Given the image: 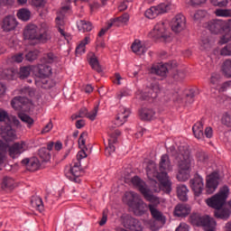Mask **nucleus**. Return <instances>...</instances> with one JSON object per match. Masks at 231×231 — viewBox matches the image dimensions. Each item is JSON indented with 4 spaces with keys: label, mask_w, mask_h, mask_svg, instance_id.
<instances>
[{
    "label": "nucleus",
    "mask_w": 231,
    "mask_h": 231,
    "mask_svg": "<svg viewBox=\"0 0 231 231\" xmlns=\"http://www.w3.org/2000/svg\"><path fill=\"white\" fill-rule=\"evenodd\" d=\"M168 151L171 152L173 162L177 165L178 181H187L190 178V171L194 167V158L190 155L189 145L180 144L176 151L174 146H171Z\"/></svg>",
    "instance_id": "f257e3e1"
},
{
    "label": "nucleus",
    "mask_w": 231,
    "mask_h": 231,
    "mask_svg": "<svg viewBox=\"0 0 231 231\" xmlns=\"http://www.w3.org/2000/svg\"><path fill=\"white\" fill-rule=\"evenodd\" d=\"M23 39L25 41H37L42 44H46L51 41V31L50 25L43 23L40 25L29 24L23 30Z\"/></svg>",
    "instance_id": "f03ea898"
},
{
    "label": "nucleus",
    "mask_w": 231,
    "mask_h": 231,
    "mask_svg": "<svg viewBox=\"0 0 231 231\" xmlns=\"http://www.w3.org/2000/svg\"><path fill=\"white\" fill-rule=\"evenodd\" d=\"M146 174L149 180H154V178H156L160 181L161 187L164 192H171L172 183L171 182V180H169V174H166L165 172H158L154 162H148Z\"/></svg>",
    "instance_id": "7ed1b4c3"
},
{
    "label": "nucleus",
    "mask_w": 231,
    "mask_h": 231,
    "mask_svg": "<svg viewBox=\"0 0 231 231\" xmlns=\"http://www.w3.org/2000/svg\"><path fill=\"white\" fill-rule=\"evenodd\" d=\"M123 201L133 208L136 216H142V214L145 213V207H147V204H145L140 198V195L134 191H126L123 198Z\"/></svg>",
    "instance_id": "20e7f679"
},
{
    "label": "nucleus",
    "mask_w": 231,
    "mask_h": 231,
    "mask_svg": "<svg viewBox=\"0 0 231 231\" xmlns=\"http://www.w3.org/2000/svg\"><path fill=\"white\" fill-rule=\"evenodd\" d=\"M228 194H230V189H228L226 186H224L213 197L207 199L206 203L208 207H211V208L219 210V208H223V205L226 203Z\"/></svg>",
    "instance_id": "39448f33"
},
{
    "label": "nucleus",
    "mask_w": 231,
    "mask_h": 231,
    "mask_svg": "<svg viewBox=\"0 0 231 231\" xmlns=\"http://www.w3.org/2000/svg\"><path fill=\"white\" fill-rule=\"evenodd\" d=\"M149 37H152V39H161V41H164V42H169V41H171L169 23L163 21L157 23L149 32Z\"/></svg>",
    "instance_id": "423d86ee"
},
{
    "label": "nucleus",
    "mask_w": 231,
    "mask_h": 231,
    "mask_svg": "<svg viewBox=\"0 0 231 231\" xmlns=\"http://www.w3.org/2000/svg\"><path fill=\"white\" fill-rule=\"evenodd\" d=\"M190 223L195 226H203L205 231H214L216 228V220L208 216L201 217L199 214L190 216Z\"/></svg>",
    "instance_id": "0eeeda50"
},
{
    "label": "nucleus",
    "mask_w": 231,
    "mask_h": 231,
    "mask_svg": "<svg viewBox=\"0 0 231 231\" xmlns=\"http://www.w3.org/2000/svg\"><path fill=\"white\" fill-rule=\"evenodd\" d=\"M122 134V132L120 130H114L112 132H108V145L106 147L105 153L106 156H111L115 151H116V146H115L116 143L118 142V136Z\"/></svg>",
    "instance_id": "6e6552de"
},
{
    "label": "nucleus",
    "mask_w": 231,
    "mask_h": 231,
    "mask_svg": "<svg viewBox=\"0 0 231 231\" xmlns=\"http://www.w3.org/2000/svg\"><path fill=\"white\" fill-rule=\"evenodd\" d=\"M158 93H160V85L153 84L152 88H146L145 91L137 94V97L143 100H153L158 97Z\"/></svg>",
    "instance_id": "1a4fd4ad"
},
{
    "label": "nucleus",
    "mask_w": 231,
    "mask_h": 231,
    "mask_svg": "<svg viewBox=\"0 0 231 231\" xmlns=\"http://www.w3.org/2000/svg\"><path fill=\"white\" fill-rule=\"evenodd\" d=\"M219 186V175L217 173H211L206 179V194H214Z\"/></svg>",
    "instance_id": "9d476101"
},
{
    "label": "nucleus",
    "mask_w": 231,
    "mask_h": 231,
    "mask_svg": "<svg viewBox=\"0 0 231 231\" xmlns=\"http://www.w3.org/2000/svg\"><path fill=\"white\" fill-rule=\"evenodd\" d=\"M205 26L211 33H215L216 35L225 32L224 20L222 19L211 20L208 22Z\"/></svg>",
    "instance_id": "9b49d317"
},
{
    "label": "nucleus",
    "mask_w": 231,
    "mask_h": 231,
    "mask_svg": "<svg viewBox=\"0 0 231 231\" xmlns=\"http://www.w3.org/2000/svg\"><path fill=\"white\" fill-rule=\"evenodd\" d=\"M186 26L187 20L185 18V15L183 14H177L171 22V30L175 33H180V32H183Z\"/></svg>",
    "instance_id": "f8f14e48"
},
{
    "label": "nucleus",
    "mask_w": 231,
    "mask_h": 231,
    "mask_svg": "<svg viewBox=\"0 0 231 231\" xmlns=\"http://www.w3.org/2000/svg\"><path fill=\"white\" fill-rule=\"evenodd\" d=\"M0 136L5 142H14L17 140V134L10 125H6L0 127Z\"/></svg>",
    "instance_id": "ddd939ff"
},
{
    "label": "nucleus",
    "mask_w": 231,
    "mask_h": 231,
    "mask_svg": "<svg viewBox=\"0 0 231 231\" xmlns=\"http://www.w3.org/2000/svg\"><path fill=\"white\" fill-rule=\"evenodd\" d=\"M26 151V143L21 141L9 146L8 152L11 158H19Z\"/></svg>",
    "instance_id": "4468645a"
},
{
    "label": "nucleus",
    "mask_w": 231,
    "mask_h": 231,
    "mask_svg": "<svg viewBox=\"0 0 231 231\" xmlns=\"http://www.w3.org/2000/svg\"><path fill=\"white\" fill-rule=\"evenodd\" d=\"M190 188L192 189L195 196H199L203 192L205 184L203 183V177L199 174L195 175L193 179L189 180Z\"/></svg>",
    "instance_id": "2eb2a0df"
},
{
    "label": "nucleus",
    "mask_w": 231,
    "mask_h": 231,
    "mask_svg": "<svg viewBox=\"0 0 231 231\" xmlns=\"http://www.w3.org/2000/svg\"><path fill=\"white\" fill-rule=\"evenodd\" d=\"M19 23L14 15H7L2 21V30L4 32H14Z\"/></svg>",
    "instance_id": "dca6fc26"
},
{
    "label": "nucleus",
    "mask_w": 231,
    "mask_h": 231,
    "mask_svg": "<svg viewBox=\"0 0 231 231\" xmlns=\"http://www.w3.org/2000/svg\"><path fill=\"white\" fill-rule=\"evenodd\" d=\"M88 139V132H83L79 139V145L81 148L77 154V162H80V160H84V158H88V153H86V140Z\"/></svg>",
    "instance_id": "f3484780"
},
{
    "label": "nucleus",
    "mask_w": 231,
    "mask_h": 231,
    "mask_svg": "<svg viewBox=\"0 0 231 231\" xmlns=\"http://www.w3.org/2000/svg\"><path fill=\"white\" fill-rule=\"evenodd\" d=\"M130 115L131 111H129V109L121 106L115 120V125H116V127L124 125V124L127 122V118H129Z\"/></svg>",
    "instance_id": "a211bd4d"
},
{
    "label": "nucleus",
    "mask_w": 231,
    "mask_h": 231,
    "mask_svg": "<svg viewBox=\"0 0 231 231\" xmlns=\"http://www.w3.org/2000/svg\"><path fill=\"white\" fill-rule=\"evenodd\" d=\"M148 208L150 210V214L152 217L158 221L159 223H162V225H165L167 222V218L163 216V213L158 209L154 205L150 204L148 205Z\"/></svg>",
    "instance_id": "6ab92c4d"
},
{
    "label": "nucleus",
    "mask_w": 231,
    "mask_h": 231,
    "mask_svg": "<svg viewBox=\"0 0 231 231\" xmlns=\"http://www.w3.org/2000/svg\"><path fill=\"white\" fill-rule=\"evenodd\" d=\"M159 169L161 172H168L172 171V163L171 162V158L167 154H162L161 157V161L159 162Z\"/></svg>",
    "instance_id": "aec40b11"
},
{
    "label": "nucleus",
    "mask_w": 231,
    "mask_h": 231,
    "mask_svg": "<svg viewBox=\"0 0 231 231\" xmlns=\"http://www.w3.org/2000/svg\"><path fill=\"white\" fill-rule=\"evenodd\" d=\"M37 73L39 79H50L51 77L52 69L51 66L46 64V63H42L38 64L37 66Z\"/></svg>",
    "instance_id": "412c9836"
},
{
    "label": "nucleus",
    "mask_w": 231,
    "mask_h": 231,
    "mask_svg": "<svg viewBox=\"0 0 231 231\" xmlns=\"http://www.w3.org/2000/svg\"><path fill=\"white\" fill-rule=\"evenodd\" d=\"M26 104H28V98L25 97H15L11 101V106L15 111H24Z\"/></svg>",
    "instance_id": "4be33fe9"
},
{
    "label": "nucleus",
    "mask_w": 231,
    "mask_h": 231,
    "mask_svg": "<svg viewBox=\"0 0 231 231\" xmlns=\"http://www.w3.org/2000/svg\"><path fill=\"white\" fill-rule=\"evenodd\" d=\"M190 214V207L186 204H179L174 208V216L177 217H187Z\"/></svg>",
    "instance_id": "5701e85b"
},
{
    "label": "nucleus",
    "mask_w": 231,
    "mask_h": 231,
    "mask_svg": "<svg viewBox=\"0 0 231 231\" xmlns=\"http://www.w3.org/2000/svg\"><path fill=\"white\" fill-rule=\"evenodd\" d=\"M151 71L159 77H167L169 69L167 68V64L158 63L152 67Z\"/></svg>",
    "instance_id": "b1692460"
},
{
    "label": "nucleus",
    "mask_w": 231,
    "mask_h": 231,
    "mask_svg": "<svg viewBox=\"0 0 231 231\" xmlns=\"http://www.w3.org/2000/svg\"><path fill=\"white\" fill-rule=\"evenodd\" d=\"M131 49L135 55H145L147 53V47L139 40H135L132 43Z\"/></svg>",
    "instance_id": "393cba45"
},
{
    "label": "nucleus",
    "mask_w": 231,
    "mask_h": 231,
    "mask_svg": "<svg viewBox=\"0 0 231 231\" xmlns=\"http://www.w3.org/2000/svg\"><path fill=\"white\" fill-rule=\"evenodd\" d=\"M88 62L94 71L97 73H102V67L100 66V62L98 61V58L95 55V53L90 52L88 54Z\"/></svg>",
    "instance_id": "a878e982"
},
{
    "label": "nucleus",
    "mask_w": 231,
    "mask_h": 231,
    "mask_svg": "<svg viewBox=\"0 0 231 231\" xmlns=\"http://www.w3.org/2000/svg\"><path fill=\"white\" fill-rule=\"evenodd\" d=\"M193 134L198 140L203 139L205 134L203 133V122L199 121L192 127Z\"/></svg>",
    "instance_id": "bb28decb"
},
{
    "label": "nucleus",
    "mask_w": 231,
    "mask_h": 231,
    "mask_svg": "<svg viewBox=\"0 0 231 231\" xmlns=\"http://www.w3.org/2000/svg\"><path fill=\"white\" fill-rule=\"evenodd\" d=\"M143 196L144 197L146 201H149L150 203H152L151 205H153L155 207V208H157L158 205H160V198L152 194V192L149 191V189L144 191L143 193Z\"/></svg>",
    "instance_id": "cd10ccee"
},
{
    "label": "nucleus",
    "mask_w": 231,
    "mask_h": 231,
    "mask_svg": "<svg viewBox=\"0 0 231 231\" xmlns=\"http://www.w3.org/2000/svg\"><path fill=\"white\" fill-rule=\"evenodd\" d=\"M131 182L134 187H137L142 194H143L147 190L145 182L142 180V179H140L138 176H134V178H132Z\"/></svg>",
    "instance_id": "c85d7f7f"
},
{
    "label": "nucleus",
    "mask_w": 231,
    "mask_h": 231,
    "mask_svg": "<svg viewBox=\"0 0 231 231\" xmlns=\"http://www.w3.org/2000/svg\"><path fill=\"white\" fill-rule=\"evenodd\" d=\"M78 30L79 32H91L93 30V23L88 21L79 20L77 22Z\"/></svg>",
    "instance_id": "c756f323"
},
{
    "label": "nucleus",
    "mask_w": 231,
    "mask_h": 231,
    "mask_svg": "<svg viewBox=\"0 0 231 231\" xmlns=\"http://www.w3.org/2000/svg\"><path fill=\"white\" fill-rule=\"evenodd\" d=\"M89 42H91V38L89 36H86L77 46L76 55H82L83 53H86V45L89 44Z\"/></svg>",
    "instance_id": "7c9ffc66"
},
{
    "label": "nucleus",
    "mask_w": 231,
    "mask_h": 231,
    "mask_svg": "<svg viewBox=\"0 0 231 231\" xmlns=\"http://www.w3.org/2000/svg\"><path fill=\"white\" fill-rule=\"evenodd\" d=\"M31 205L33 208H36L39 212L44 211V204L41 197H32L31 199Z\"/></svg>",
    "instance_id": "2f4dec72"
},
{
    "label": "nucleus",
    "mask_w": 231,
    "mask_h": 231,
    "mask_svg": "<svg viewBox=\"0 0 231 231\" xmlns=\"http://www.w3.org/2000/svg\"><path fill=\"white\" fill-rule=\"evenodd\" d=\"M188 192L189 189H187V186L179 185L177 187V196L180 201H187V199H189V198L187 197Z\"/></svg>",
    "instance_id": "473e14b6"
},
{
    "label": "nucleus",
    "mask_w": 231,
    "mask_h": 231,
    "mask_svg": "<svg viewBox=\"0 0 231 231\" xmlns=\"http://www.w3.org/2000/svg\"><path fill=\"white\" fill-rule=\"evenodd\" d=\"M139 115H140V117L142 120H152V118H154V115H156V113L153 112L152 109L143 108V109H141Z\"/></svg>",
    "instance_id": "72a5a7b5"
},
{
    "label": "nucleus",
    "mask_w": 231,
    "mask_h": 231,
    "mask_svg": "<svg viewBox=\"0 0 231 231\" xmlns=\"http://www.w3.org/2000/svg\"><path fill=\"white\" fill-rule=\"evenodd\" d=\"M221 71L225 77H226L227 79H231V60L230 59H227L223 62Z\"/></svg>",
    "instance_id": "f704fd0d"
},
{
    "label": "nucleus",
    "mask_w": 231,
    "mask_h": 231,
    "mask_svg": "<svg viewBox=\"0 0 231 231\" xmlns=\"http://www.w3.org/2000/svg\"><path fill=\"white\" fill-rule=\"evenodd\" d=\"M17 17L21 21H30V17H32V12H30V10H28L27 8H22L18 10Z\"/></svg>",
    "instance_id": "c9c22d12"
},
{
    "label": "nucleus",
    "mask_w": 231,
    "mask_h": 231,
    "mask_svg": "<svg viewBox=\"0 0 231 231\" xmlns=\"http://www.w3.org/2000/svg\"><path fill=\"white\" fill-rule=\"evenodd\" d=\"M41 169V162L37 158L30 159L29 164L27 165V170L31 172H35V171H39Z\"/></svg>",
    "instance_id": "e433bc0d"
},
{
    "label": "nucleus",
    "mask_w": 231,
    "mask_h": 231,
    "mask_svg": "<svg viewBox=\"0 0 231 231\" xmlns=\"http://www.w3.org/2000/svg\"><path fill=\"white\" fill-rule=\"evenodd\" d=\"M230 209L228 208H219L216 209L215 211V217H217L218 219H228L230 217Z\"/></svg>",
    "instance_id": "4c0bfd02"
},
{
    "label": "nucleus",
    "mask_w": 231,
    "mask_h": 231,
    "mask_svg": "<svg viewBox=\"0 0 231 231\" xmlns=\"http://www.w3.org/2000/svg\"><path fill=\"white\" fill-rule=\"evenodd\" d=\"M207 15H208V13H207L206 10H197L191 14V17L195 23H200V21H203Z\"/></svg>",
    "instance_id": "58836bf2"
},
{
    "label": "nucleus",
    "mask_w": 231,
    "mask_h": 231,
    "mask_svg": "<svg viewBox=\"0 0 231 231\" xmlns=\"http://www.w3.org/2000/svg\"><path fill=\"white\" fill-rule=\"evenodd\" d=\"M57 61V56L53 52H48L43 55L41 60L42 64H53V62Z\"/></svg>",
    "instance_id": "ea45409f"
},
{
    "label": "nucleus",
    "mask_w": 231,
    "mask_h": 231,
    "mask_svg": "<svg viewBox=\"0 0 231 231\" xmlns=\"http://www.w3.org/2000/svg\"><path fill=\"white\" fill-rule=\"evenodd\" d=\"M80 162L77 161L76 162L73 163V166H71L69 169V173L74 176L75 178H79L80 176Z\"/></svg>",
    "instance_id": "a19ab883"
},
{
    "label": "nucleus",
    "mask_w": 231,
    "mask_h": 231,
    "mask_svg": "<svg viewBox=\"0 0 231 231\" xmlns=\"http://www.w3.org/2000/svg\"><path fill=\"white\" fill-rule=\"evenodd\" d=\"M18 118H20V120L22 122H23L24 124L27 125V127L30 129L32 127V125H33L34 122L33 118H32L30 116L24 114V113H18Z\"/></svg>",
    "instance_id": "79ce46f5"
},
{
    "label": "nucleus",
    "mask_w": 231,
    "mask_h": 231,
    "mask_svg": "<svg viewBox=\"0 0 231 231\" xmlns=\"http://www.w3.org/2000/svg\"><path fill=\"white\" fill-rule=\"evenodd\" d=\"M144 15L147 19H156L160 14L156 6H152L144 12Z\"/></svg>",
    "instance_id": "37998d69"
},
{
    "label": "nucleus",
    "mask_w": 231,
    "mask_h": 231,
    "mask_svg": "<svg viewBox=\"0 0 231 231\" xmlns=\"http://www.w3.org/2000/svg\"><path fill=\"white\" fill-rule=\"evenodd\" d=\"M37 84L43 89H50L51 88V80L49 78H40Z\"/></svg>",
    "instance_id": "c03bdc74"
},
{
    "label": "nucleus",
    "mask_w": 231,
    "mask_h": 231,
    "mask_svg": "<svg viewBox=\"0 0 231 231\" xmlns=\"http://www.w3.org/2000/svg\"><path fill=\"white\" fill-rule=\"evenodd\" d=\"M215 15L217 17H231V9H217Z\"/></svg>",
    "instance_id": "a18cd8bd"
},
{
    "label": "nucleus",
    "mask_w": 231,
    "mask_h": 231,
    "mask_svg": "<svg viewBox=\"0 0 231 231\" xmlns=\"http://www.w3.org/2000/svg\"><path fill=\"white\" fill-rule=\"evenodd\" d=\"M14 179L10 177H5L2 182V188L3 189H14Z\"/></svg>",
    "instance_id": "49530a36"
},
{
    "label": "nucleus",
    "mask_w": 231,
    "mask_h": 231,
    "mask_svg": "<svg viewBox=\"0 0 231 231\" xmlns=\"http://www.w3.org/2000/svg\"><path fill=\"white\" fill-rule=\"evenodd\" d=\"M39 57V51H31L25 55L26 60H29V62H33V60H37Z\"/></svg>",
    "instance_id": "de8ad7c7"
},
{
    "label": "nucleus",
    "mask_w": 231,
    "mask_h": 231,
    "mask_svg": "<svg viewBox=\"0 0 231 231\" xmlns=\"http://www.w3.org/2000/svg\"><path fill=\"white\" fill-rule=\"evenodd\" d=\"M39 156L42 162H48L51 158V155H50V152L48 150H46V148H42L39 150Z\"/></svg>",
    "instance_id": "09e8293b"
},
{
    "label": "nucleus",
    "mask_w": 231,
    "mask_h": 231,
    "mask_svg": "<svg viewBox=\"0 0 231 231\" xmlns=\"http://www.w3.org/2000/svg\"><path fill=\"white\" fill-rule=\"evenodd\" d=\"M32 72L31 67H22L20 69V79H28L30 77V73Z\"/></svg>",
    "instance_id": "8fccbe9b"
},
{
    "label": "nucleus",
    "mask_w": 231,
    "mask_h": 231,
    "mask_svg": "<svg viewBox=\"0 0 231 231\" xmlns=\"http://www.w3.org/2000/svg\"><path fill=\"white\" fill-rule=\"evenodd\" d=\"M97 115H98V105H97L90 112H87V118L91 120V122H94V120L97 119Z\"/></svg>",
    "instance_id": "3c124183"
},
{
    "label": "nucleus",
    "mask_w": 231,
    "mask_h": 231,
    "mask_svg": "<svg viewBox=\"0 0 231 231\" xmlns=\"http://www.w3.org/2000/svg\"><path fill=\"white\" fill-rule=\"evenodd\" d=\"M155 8L159 15H162V14H166V12L169 10V4L161 3L158 5H155Z\"/></svg>",
    "instance_id": "603ef678"
},
{
    "label": "nucleus",
    "mask_w": 231,
    "mask_h": 231,
    "mask_svg": "<svg viewBox=\"0 0 231 231\" xmlns=\"http://www.w3.org/2000/svg\"><path fill=\"white\" fill-rule=\"evenodd\" d=\"M221 124L226 127H231V116L228 113L222 116Z\"/></svg>",
    "instance_id": "864d4df0"
},
{
    "label": "nucleus",
    "mask_w": 231,
    "mask_h": 231,
    "mask_svg": "<svg viewBox=\"0 0 231 231\" xmlns=\"http://www.w3.org/2000/svg\"><path fill=\"white\" fill-rule=\"evenodd\" d=\"M14 75H15V72L12 69H7L2 72V79L10 80L11 79H14Z\"/></svg>",
    "instance_id": "5fc2aeb1"
},
{
    "label": "nucleus",
    "mask_w": 231,
    "mask_h": 231,
    "mask_svg": "<svg viewBox=\"0 0 231 231\" xmlns=\"http://www.w3.org/2000/svg\"><path fill=\"white\" fill-rule=\"evenodd\" d=\"M219 79H221V76L217 73H213L211 74L210 77V84L212 86H216V88H217L218 84H219Z\"/></svg>",
    "instance_id": "6e6d98bb"
},
{
    "label": "nucleus",
    "mask_w": 231,
    "mask_h": 231,
    "mask_svg": "<svg viewBox=\"0 0 231 231\" xmlns=\"http://www.w3.org/2000/svg\"><path fill=\"white\" fill-rule=\"evenodd\" d=\"M220 55L223 57H231V43L221 49Z\"/></svg>",
    "instance_id": "4d7b16f0"
},
{
    "label": "nucleus",
    "mask_w": 231,
    "mask_h": 231,
    "mask_svg": "<svg viewBox=\"0 0 231 231\" xmlns=\"http://www.w3.org/2000/svg\"><path fill=\"white\" fill-rule=\"evenodd\" d=\"M135 218L133 217H126L124 220V226L125 228H133V225L134 223Z\"/></svg>",
    "instance_id": "13d9d810"
},
{
    "label": "nucleus",
    "mask_w": 231,
    "mask_h": 231,
    "mask_svg": "<svg viewBox=\"0 0 231 231\" xmlns=\"http://www.w3.org/2000/svg\"><path fill=\"white\" fill-rule=\"evenodd\" d=\"M213 6L223 8L228 5V0H210Z\"/></svg>",
    "instance_id": "bf43d9fd"
},
{
    "label": "nucleus",
    "mask_w": 231,
    "mask_h": 231,
    "mask_svg": "<svg viewBox=\"0 0 231 231\" xmlns=\"http://www.w3.org/2000/svg\"><path fill=\"white\" fill-rule=\"evenodd\" d=\"M87 118L88 116V108H81L78 115L72 116V120H77V118Z\"/></svg>",
    "instance_id": "052dcab7"
},
{
    "label": "nucleus",
    "mask_w": 231,
    "mask_h": 231,
    "mask_svg": "<svg viewBox=\"0 0 231 231\" xmlns=\"http://www.w3.org/2000/svg\"><path fill=\"white\" fill-rule=\"evenodd\" d=\"M216 89H218V91L220 93H223L228 89H231V81H226L225 83H223L222 85H220V87H217Z\"/></svg>",
    "instance_id": "680f3d73"
},
{
    "label": "nucleus",
    "mask_w": 231,
    "mask_h": 231,
    "mask_svg": "<svg viewBox=\"0 0 231 231\" xmlns=\"http://www.w3.org/2000/svg\"><path fill=\"white\" fill-rule=\"evenodd\" d=\"M200 46L204 50H208V48H210V46H212V43H210V40L208 38H203L200 42Z\"/></svg>",
    "instance_id": "e2e57ef3"
},
{
    "label": "nucleus",
    "mask_w": 231,
    "mask_h": 231,
    "mask_svg": "<svg viewBox=\"0 0 231 231\" xmlns=\"http://www.w3.org/2000/svg\"><path fill=\"white\" fill-rule=\"evenodd\" d=\"M24 56L23 53H18L11 57L12 62L21 63L23 62Z\"/></svg>",
    "instance_id": "0e129e2a"
},
{
    "label": "nucleus",
    "mask_w": 231,
    "mask_h": 231,
    "mask_svg": "<svg viewBox=\"0 0 231 231\" xmlns=\"http://www.w3.org/2000/svg\"><path fill=\"white\" fill-rule=\"evenodd\" d=\"M130 230L142 231L143 230L142 223H140V221L135 218Z\"/></svg>",
    "instance_id": "69168bd1"
},
{
    "label": "nucleus",
    "mask_w": 231,
    "mask_h": 231,
    "mask_svg": "<svg viewBox=\"0 0 231 231\" xmlns=\"http://www.w3.org/2000/svg\"><path fill=\"white\" fill-rule=\"evenodd\" d=\"M224 32H231V19L224 20Z\"/></svg>",
    "instance_id": "338daca9"
},
{
    "label": "nucleus",
    "mask_w": 231,
    "mask_h": 231,
    "mask_svg": "<svg viewBox=\"0 0 231 231\" xmlns=\"http://www.w3.org/2000/svg\"><path fill=\"white\" fill-rule=\"evenodd\" d=\"M175 231H189V225L186 223H180Z\"/></svg>",
    "instance_id": "774afa93"
}]
</instances>
